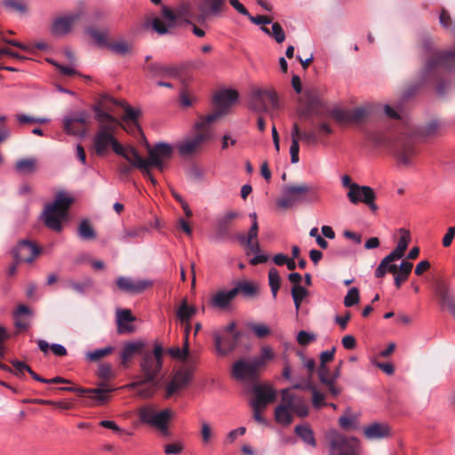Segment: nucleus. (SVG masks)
I'll return each mask as SVG.
<instances>
[{"label": "nucleus", "mask_w": 455, "mask_h": 455, "mask_svg": "<svg viewBox=\"0 0 455 455\" xmlns=\"http://www.w3.org/2000/svg\"><path fill=\"white\" fill-rule=\"evenodd\" d=\"M92 110L98 122V132L93 138L96 154L102 156L110 147L115 153H119L121 144L115 137V132L121 125L120 122L108 112L105 102H98L93 106Z\"/></svg>", "instance_id": "1"}, {"label": "nucleus", "mask_w": 455, "mask_h": 455, "mask_svg": "<svg viewBox=\"0 0 455 455\" xmlns=\"http://www.w3.org/2000/svg\"><path fill=\"white\" fill-rule=\"evenodd\" d=\"M173 148L165 142L156 143L153 148H148V158H142L137 150L132 147L124 148L121 145V150L117 155L125 158L132 166L140 169L146 165H154L159 171L163 172L166 167L167 162L172 158Z\"/></svg>", "instance_id": "2"}, {"label": "nucleus", "mask_w": 455, "mask_h": 455, "mask_svg": "<svg viewBox=\"0 0 455 455\" xmlns=\"http://www.w3.org/2000/svg\"><path fill=\"white\" fill-rule=\"evenodd\" d=\"M226 0H191L180 4L178 15L189 17L201 26H206L212 18H219L226 11Z\"/></svg>", "instance_id": "3"}, {"label": "nucleus", "mask_w": 455, "mask_h": 455, "mask_svg": "<svg viewBox=\"0 0 455 455\" xmlns=\"http://www.w3.org/2000/svg\"><path fill=\"white\" fill-rule=\"evenodd\" d=\"M162 355L163 348L159 345H156L152 352L143 353L140 362L142 376H139L136 381L125 385L124 388L133 390L139 386L156 380L162 369Z\"/></svg>", "instance_id": "4"}, {"label": "nucleus", "mask_w": 455, "mask_h": 455, "mask_svg": "<svg viewBox=\"0 0 455 455\" xmlns=\"http://www.w3.org/2000/svg\"><path fill=\"white\" fill-rule=\"evenodd\" d=\"M74 202V198L65 191H60L56 194L54 201L47 204L44 212L45 225L56 232L62 230V221L67 217V212Z\"/></svg>", "instance_id": "5"}, {"label": "nucleus", "mask_w": 455, "mask_h": 455, "mask_svg": "<svg viewBox=\"0 0 455 455\" xmlns=\"http://www.w3.org/2000/svg\"><path fill=\"white\" fill-rule=\"evenodd\" d=\"M138 415L141 423L156 428L163 435H170L169 424L174 416L171 409L156 411L154 405L146 404L139 409Z\"/></svg>", "instance_id": "6"}, {"label": "nucleus", "mask_w": 455, "mask_h": 455, "mask_svg": "<svg viewBox=\"0 0 455 455\" xmlns=\"http://www.w3.org/2000/svg\"><path fill=\"white\" fill-rule=\"evenodd\" d=\"M269 107L274 109L278 108L276 92L273 89L253 87L250 96V108L258 113H264Z\"/></svg>", "instance_id": "7"}, {"label": "nucleus", "mask_w": 455, "mask_h": 455, "mask_svg": "<svg viewBox=\"0 0 455 455\" xmlns=\"http://www.w3.org/2000/svg\"><path fill=\"white\" fill-rule=\"evenodd\" d=\"M314 192V188L307 183L289 185L283 188V196L277 200V206L282 209L293 207L305 202L307 196Z\"/></svg>", "instance_id": "8"}, {"label": "nucleus", "mask_w": 455, "mask_h": 455, "mask_svg": "<svg viewBox=\"0 0 455 455\" xmlns=\"http://www.w3.org/2000/svg\"><path fill=\"white\" fill-rule=\"evenodd\" d=\"M331 455H359L360 442L355 437H347L337 432L329 436Z\"/></svg>", "instance_id": "9"}, {"label": "nucleus", "mask_w": 455, "mask_h": 455, "mask_svg": "<svg viewBox=\"0 0 455 455\" xmlns=\"http://www.w3.org/2000/svg\"><path fill=\"white\" fill-rule=\"evenodd\" d=\"M90 120L91 115L86 110L68 113L63 117V130L67 134L83 138L86 134V125Z\"/></svg>", "instance_id": "10"}, {"label": "nucleus", "mask_w": 455, "mask_h": 455, "mask_svg": "<svg viewBox=\"0 0 455 455\" xmlns=\"http://www.w3.org/2000/svg\"><path fill=\"white\" fill-rule=\"evenodd\" d=\"M393 154L399 167L411 168L415 164L418 150L411 139H404L395 144Z\"/></svg>", "instance_id": "11"}, {"label": "nucleus", "mask_w": 455, "mask_h": 455, "mask_svg": "<svg viewBox=\"0 0 455 455\" xmlns=\"http://www.w3.org/2000/svg\"><path fill=\"white\" fill-rule=\"evenodd\" d=\"M211 139L208 132H200L189 137H186L176 144V148L180 156L186 157L198 153L206 140Z\"/></svg>", "instance_id": "12"}, {"label": "nucleus", "mask_w": 455, "mask_h": 455, "mask_svg": "<svg viewBox=\"0 0 455 455\" xmlns=\"http://www.w3.org/2000/svg\"><path fill=\"white\" fill-rule=\"evenodd\" d=\"M254 398L251 400V407L266 409L276 398V390L268 384H258L253 386Z\"/></svg>", "instance_id": "13"}, {"label": "nucleus", "mask_w": 455, "mask_h": 455, "mask_svg": "<svg viewBox=\"0 0 455 455\" xmlns=\"http://www.w3.org/2000/svg\"><path fill=\"white\" fill-rule=\"evenodd\" d=\"M239 338V332L230 335L220 331H214L213 339L217 355L225 356L230 354L236 347Z\"/></svg>", "instance_id": "14"}, {"label": "nucleus", "mask_w": 455, "mask_h": 455, "mask_svg": "<svg viewBox=\"0 0 455 455\" xmlns=\"http://www.w3.org/2000/svg\"><path fill=\"white\" fill-rule=\"evenodd\" d=\"M82 15L83 12L78 11L56 18L51 28L52 33L57 36L67 35L81 19Z\"/></svg>", "instance_id": "15"}, {"label": "nucleus", "mask_w": 455, "mask_h": 455, "mask_svg": "<svg viewBox=\"0 0 455 455\" xmlns=\"http://www.w3.org/2000/svg\"><path fill=\"white\" fill-rule=\"evenodd\" d=\"M40 252V248L29 240L20 241L12 250V254L17 262L24 261L30 263Z\"/></svg>", "instance_id": "16"}, {"label": "nucleus", "mask_w": 455, "mask_h": 455, "mask_svg": "<svg viewBox=\"0 0 455 455\" xmlns=\"http://www.w3.org/2000/svg\"><path fill=\"white\" fill-rule=\"evenodd\" d=\"M259 369L253 359H240L233 364L232 375L241 381L252 380L257 377Z\"/></svg>", "instance_id": "17"}, {"label": "nucleus", "mask_w": 455, "mask_h": 455, "mask_svg": "<svg viewBox=\"0 0 455 455\" xmlns=\"http://www.w3.org/2000/svg\"><path fill=\"white\" fill-rule=\"evenodd\" d=\"M177 15L168 7L162 8V17H156L152 20L153 29L160 35L167 34L169 28L174 27Z\"/></svg>", "instance_id": "18"}, {"label": "nucleus", "mask_w": 455, "mask_h": 455, "mask_svg": "<svg viewBox=\"0 0 455 455\" xmlns=\"http://www.w3.org/2000/svg\"><path fill=\"white\" fill-rule=\"evenodd\" d=\"M153 282L148 279L134 281L131 277L120 276L116 279L118 288L129 293H140L147 288L152 286Z\"/></svg>", "instance_id": "19"}, {"label": "nucleus", "mask_w": 455, "mask_h": 455, "mask_svg": "<svg viewBox=\"0 0 455 455\" xmlns=\"http://www.w3.org/2000/svg\"><path fill=\"white\" fill-rule=\"evenodd\" d=\"M145 71L151 77L171 78L176 77L180 74V69L176 66H165L160 63H151L144 66Z\"/></svg>", "instance_id": "20"}, {"label": "nucleus", "mask_w": 455, "mask_h": 455, "mask_svg": "<svg viewBox=\"0 0 455 455\" xmlns=\"http://www.w3.org/2000/svg\"><path fill=\"white\" fill-rule=\"evenodd\" d=\"M235 298V290H218L210 299V305L217 309L226 310L230 307Z\"/></svg>", "instance_id": "21"}, {"label": "nucleus", "mask_w": 455, "mask_h": 455, "mask_svg": "<svg viewBox=\"0 0 455 455\" xmlns=\"http://www.w3.org/2000/svg\"><path fill=\"white\" fill-rule=\"evenodd\" d=\"M347 196L350 203L354 204H357L358 203H370L371 199L376 198L375 193L371 188L360 185L353 186Z\"/></svg>", "instance_id": "22"}, {"label": "nucleus", "mask_w": 455, "mask_h": 455, "mask_svg": "<svg viewBox=\"0 0 455 455\" xmlns=\"http://www.w3.org/2000/svg\"><path fill=\"white\" fill-rule=\"evenodd\" d=\"M192 373L187 370H180L175 373L166 387L167 396L183 389L191 380Z\"/></svg>", "instance_id": "23"}, {"label": "nucleus", "mask_w": 455, "mask_h": 455, "mask_svg": "<svg viewBox=\"0 0 455 455\" xmlns=\"http://www.w3.org/2000/svg\"><path fill=\"white\" fill-rule=\"evenodd\" d=\"M135 318L132 316L130 309L116 310L117 332L119 334H128L134 331L132 323Z\"/></svg>", "instance_id": "24"}, {"label": "nucleus", "mask_w": 455, "mask_h": 455, "mask_svg": "<svg viewBox=\"0 0 455 455\" xmlns=\"http://www.w3.org/2000/svg\"><path fill=\"white\" fill-rule=\"evenodd\" d=\"M238 99V92L232 89L219 92L214 97V103L218 109H223L227 114L229 107Z\"/></svg>", "instance_id": "25"}, {"label": "nucleus", "mask_w": 455, "mask_h": 455, "mask_svg": "<svg viewBox=\"0 0 455 455\" xmlns=\"http://www.w3.org/2000/svg\"><path fill=\"white\" fill-rule=\"evenodd\" d=\"M115 390L116 388L102 383L99 387L90 388L88 398L94 403V405H103L110 400L109 394Z\"/></svg>", "instance_id": "26"}, {"label": "nucleus", "mask_w": 455, "mask_h": 455, "mask_svg": "<svg viewBox=\"0 0 455 455\" xmlns=\"http://www.w3.org/2000/svg\"><path fill=\"white\" fill-rule=\"evenodd\" d=\"M225 115L226 114L223 109L216 108L211 114L205 116H200L197 122L195 124V129L200 132H208L212 137V132L210 129V125Z\"/></svg>", "instance_id": "27"}, {"label": "nucleus", "mask_w": 455, "mask_h": 455, "mask_svg": "<svg viewBox=\"0 0 455 455\" xmlns=\"http://www.w3.org/2000/svg\"><path fill=\"white\" fill-rule=\"evenodd\" d=\"M364 435L369 440L382 439L389 435L390 428L386 423L374 422L363 428Z\"/></svg>", "instance_id": "28"}, {"label": "nucleus", "mask_w": 455, "mask_h": 455, "mask_svg": "<svg viewBox=\"0 0 455 455\" xmlns=\"http://www.w3.org/2000/svg\"><path fill=\"white\" fill-rule=\"evenodd\" d=\"M405 251L396 245L395 249L393 250L387 256H386L378 267L375 270V276L377 278H382L385 275V268L388 263L394 262L402 259L404 255Z\"/></svg>", "instance_id": "29"}, {"label": "nucleus", "mask_w": 455, "mask_h": 455, "mask_svg": "<svg viewBox=\"0 0 455 455\" xmlns=\"http://www.w3.org/2000/svg\"><path fill=\"white\" fill-rule=\"evenodd\" d=\"M232 289L235 290V297L241 294L244 298H254L259 292L258 285L247 280L237 282Z\"/></svg>", "instance_id": "30"}, {"label": "nucleus", "mask_w": 455, "mask_h": 455, "mask_svg": "<svg viewBox=\"0 0 455 455\" xmlns=\"http://www.w3.org/2000/svg\"><path fill=\"white\" fill-rule=\"evenodd\" d=\"M247 249L246 253L249 255L250 253L255 254V256L250 259L251 265H258L261 263H266L268 260V256L266 254L260 253V247L258 241H253L251 243H242Z\"/></svg>", "instance_id": "31"}, {"label": "nucleus", "mask_w": 455, "mask_h": 455, "mask_svg": "<svg viewBox=\"0 0 455 455\" xmlns=\"http://www.w3.org/2000/svg\"><path fill=\"white\" fill-rule=\"evenodd\" d=\"M239 216L235 211H229L219 217L216 221V229L219 235H223L229 230L231 222Z\"/></svg>", "instance_id": "32"}, {"label": "nucleus", "mask_w": 455, "mask_h": 455, "mask_svg": "<svg viewBox=\"0 0 455 455\" xmlns=\"http://www.w3.org/2000/svg\"><path fill=\"white\" fill-rule=\"evenodd\" d=\"M115 104L121 105L124 108V115L123 116V121L130 122L134 129L139 130L140 126L138 124V118L140 116L141 112L139 108H134L128 105L127 103L122 102H114Z\"/></svg>", "instance_id": "33"}, {"label": "nucleus", "mask_w": 455, "mask_h": 455, "mask_svg": "<svg viewBox=\"0 0 455 455\" xmlns=\"http://www.w3.org/2000/svg\"><path fill=\"white\" fill-rule=\"evenodd\" d=\"M294 431L296 435L307 445L315 448L316 441L312 428L308 425H298Z\"/></svg>", "instance_id": "34"}, {"label": "nucleus", "mask_w": 455, "mask_h": 455, "mask_svg": "<svg viewBox=\"0 0 455 455\" xmlns=\"http://www.w3.org/2000/svg\"><path fill=\"white\" fill-rule=\"evenodd\" d=\"M144 347V343L141 341H132L126 343L122 348L121 358L122 363H125L128 360L140 353Z\"/></svg>", "instance_id": "35"}, {"label": "nucleus", "mask_w": 455, "mask_h": 455, "mask_svg": "<svg viewBox=\"0 0 455 455\" xmlns=\"http://www.w3.org/2000/svg\"><path fill=\"white\" fill-rule=\"evenodd\" d=\"M200 436L202 444L208 447L215 439V433L210 422L200 420Z\"/></svg>", "instance_id": "36"}, {"label": "nucleus", "mask_w": 455, "mask_h": 455, "mask_svg": "<svg viewBox=\"0 0 455 455\" xmlns=\"http://www.w3.org/2000/svg\"><path fill=\"white\" fill-rule=\"evenodd\" d=\"M196 308L193 306H188L187 300L184 299L177 310V316L181 322H186V329H190L189 320L196 315Z\"/></svg>", "instance_id": "37"}, {"label": "nucleus", "mask_w": 455, "mask_h": 455, "mask_svg": "<svg viewBox=\"0 0 455 455\" xmlns=\"http://www.w3.org/2000/svg\"><path fill=\"white\" fill-rule=\"evenodd\" d=\"M291 410L284 405H278L275 409V419L283 426H289L292 422Z\"/></svg>", "instance_id": "38"}, {"label": "nucleus", "mask_w": 455, "mask_h": 455, "mask_svg": "<svg viewBox=\"0 0 455 455\" xmlns=\"http://www.w3.org/2000/svg\"><path fill=\"white\" fill-rule=\"evenodd\" d=\"M93 282L91 278L87 277L82 282H76L73 279H68L66 281V287H68L77 292L78 294L84 295L87 289L92 288Z\"/></svg>", "instance_id": "39"}, {"label": "nucleus", "mask_w": 455, "mask_h": 455, "mask_svg": "<svg viewBox=\"0 0 455 455\" xmlns=\"http://www.w3.org/2000/svg\"><path fill=\"white\" fill-rule=\"evenodd\" d=\"M261 30L265 34L273 37L277 44H282L285 40L284 30L278 22H274L272 24L271 29H269L267 27L262 26Z\"/></svg>", "instance_id": "40"}, {"label": "nucleus", "mask_w": 455, "mask_h": 455, "mask_svg": "<svg viewBox=\"0 0 455 455\" xmlns=\"http://www.w3.org/2000/svg\"><path fill=\"white\" fill-rule=\"evenodd\" d=\"M15 169L19 173L28 174L36 170V160L35 158H23L17 161Z\"/></svg>", "instance_id": "41"}, {"label": "nucleus", "mask_w": 455, "mask_h": 455, "mask_svg": "<svg viewBox=\"0 0 455 455\" xmlns=\"http://www.w3.org/2000/svg\"><path fill=\"white\" fill-rule=\"evenodd\" d=\"M412 263L409 261H403L399 266V274H395V284L397 288H399L403 282L406 281L411 269Z\"/></svg>", "instance_id": "42"}, {"label": "nucleus", "mask_w": 455, "mask_h": 455, "mask_svg": "<svg viewBox=\"0 0 455 455\" xmlns=\"http://www.w3.org/2000/svg\"><path fill=\"white\" fill-rule=\"evenodd\" d=\"M186 336H185V341H184V347L182 348H180L178 347H171L168 352L170 355L173 358L180 359V360H186L188 356L189 348H188V328L185 330Z\"/></svg>", "instance_id": "43"}, {"label": "nucleus", "mask_w": 455, "mask_h": 455, "mask_svg": "<svg viewBox=\"0 0 455 455\" xmlns=\"http://www.w3.org/2000/svg\"><path fill=\"white\" fill-rule=\"evenodd\" d=\"M291 293L296 311L298 312L302 301L308 295V291L301 285H293Z\"/></svg>", "instance_id": "44"}, {"label": "nucleus", "mask_w": 455, "mask_h": 455, "mask_svg": "<svg viewBox=\"0 0 455 455\" xmlns=\"http://www.w3.org/2000/svg\"><path fill=\"white\" fill-rule=\"evenodd\" d=\"M268 283L274 299L276 298L281 285V277L276 268L272 267L268 271Z\"/></svg>", "instance_id": "45"}, {"label": "nucleus", "mask_w": 455, "mask_h": 455, "mask_svg": "<svg viewBox=\"0 0 455 455\" xmlns=\"http://www.w3.org/2000/svg\"><path fill=\"white\" fill-rule=\"evenodd\" d=\"M78 235L83 240H92L96 237V232L86 220L81 221L77 230Z\"/></svg>", "instance_id": "46"}, {"label": "nucleus", "mask_w": 455, "mask_h": 455, "mask_svg": "<svg viewBox=\"0 0 455 455\" xmlns=\"http://www.w3.org/2000/svg\"><path fill=\"white\" fill-rule=\"evenodd\" d=\"M275 353L270 346H263L260 349V355L258 357L253 358V361L259 368L264 366L267 362L273 360Z\"/></svg>", "instance_id": "47"}, {"label": "nucleus", "mask_w": 455, "mask_h": 455, "mask_svg": "<svg viewBox=\"0 0 455 455\" xmlns=\"http://www.w3.org/2000/svg\"><path fill=\"white\" fill-rule=\"evenodd\" d=\"M147 232V228L144 227L133 228L131 229H124L122 235L119 236V239L122 242L128 243L132 238H140L144 235Z\"/></svg>", "instance_id": "48"}, {"label": "nucleus", "mask_w": 455, "mask_h": 455, "mask_svg": "<svg viewBox=\"0 0 455 455\" xmlns=\"http://www.w3.org/2000/svg\"><path fill=\"white\" fill-rule=\"evenodd\" d=\"M156 380L154 382H148L144 385L139 386L137 389V395L143 399H148L152 397L156 389Z\"/></svg>", "instance_id": "49"}, {"label": "nucleus", "mask_w": 455, "mask_h": 455, "mask_svg": "<svg viewBox=\"0 0 455 455\" xmlns=\"http://www.w3.org/2000/svg\"><path fill=\"white\" fill-rule=\"evenodd\" d=\"M330 115L340 124H350V109L334 108L330 111Z\"/></svg>", "instance_id": "50"}, {"label": "nucleus", "mask_w": 455, "mask_h": 455, "mask_svg": "<svg viewBox=\"0 0 455 455\" xmlns=\"http://www.w3.org/2000/svg\"><path fill=\"white\" fill-rule=\"evenodd\" d=\"M259 233V224L258 223H251L249 231L246 235L242 234L238 235V241L240 243H251L253 241H257Z\"/></svg>", "instance_id": "51"}, {"label": "nucleus", "mask_w": 455, "mask_h": 455, "mask_svg": "<svg viewBox=\"0 0 455 455\" xmlns=\"http://www.w3.org/2000/svg\"><path fill=\"white\" fill-rule=\"evenodd\" d=\"M247 327L259 339L267 337L271 332L269 327L265 323H250Z\"/></svg>", "instance_id": "52"}, {"label": "nucleus", "mask_w": 455, "mask_h": 455, "mask_svg": "<svg viewBox=\"0 0 455 455\" xmlns=\"http://www.w3.org/2000/svg\"><path fill=\"white\" fill-rule=\"evenodd\" d=\"M339 424L343 429L355 428L357 425V416L355 414L347 413L339 419Z\"/></svg>", "instance_id": "53"}, {"label": "nucleus", "mask_w": 455, "mask_h": 455, "mask_svg": "<svg viewBox=\"0 0 455 455\" xmlns=\"http://www.w3.org/2000/svg\"><path fill=\"white\" fill-rule=\"evenodd\" d=\"M4 5L12 11L18 12L21 14L27 12V4L24 0H4Z\"/></svg>", "instance_id": "54"}, {"label": "nucleus", "mask_w": 455, "mask_h": 455, "mask_svg": "<svg viewBox=\"0 0 455 455\" xmlns=\"http://www.w3.org/2000/svg\"><path fill=\"white\" fill-rule=\"evenodd\" d=\"M309 388L312 391V404L315 409H320L323 406H327V403H325V395L324 394L318 391V389L315 386H310Z\"/></svg>", "instance_id": "55"}, {"label": "nucleus", "mask_w": 455, "mask_h": 455, "mask_svg": "<svg viewBox=\"0 0 455 455\" xmlns=\"http://www.w3.org/2000/svg\"><path fill=\"white\" fill-rule=\"evenodd\" d=\"M112 347L95 349L86 353V358L91 362H97L112 352Z\"/></svg>", "instance_id": "56"}, {"label": "nucleus", "mask_w": 455, "mask_h": 455, "mask_svg": "<svg viewBox=\"0 0 455 455\" xmlns=\"http://www.w3.org/2000/svg\"><path fill=\"white\" fill-rule=\"evenodd\" d=\"M360 301L359 290L355 287H353L348 290L347 295L344 298V305L347 307H353L358 304Z\"/></svg>", "instance_id": "57"}, {"label": "nucleus", "mask_w": 455, "mask_h": 455, "mask_svg": "<svg viewBox=\"0 0 455 455\" xmlns=\"http://www.w3.org/2000/svg\"><path fill=\"white\" fill-rule=\"evenodd\" d=\"M368 116V111L363 107L350 109V124L360 123Z\"/></svg>", "instance_id": "58"}, {"label": "nucleus", "mask_w": 455, "mask_h": 455, "mask_svg": "<svg viewBox=\"0 0 455 455\" xmlns=\"http://www.w3.org/2000/svg\"><path fill=\"white\" fill-rule=\"evenodd\" d=\"M108 48L116 54L125 55L130 52L131 45L125 41H119L108 44Z\"/></svg>", "instance_id": "59"}, {"label": "nucleus", "mask_w": 455, "mask_h": 455, "mask_svg": "<svg viewBox=\"0 0 455 455\" xmlns=\"http://www.w3.org/2000/svg\"><path fill=\"white\" fill-rule=\"evenodd\" d=\"M184 451V443L181 441L167 443L164 447L166 455H179Z\"/></svg>", "instance_id": "60"}, {"label": "nucleus", "mask_w": 455, "mask_h": 455, "mask_svg": "<svg viewBox=\"0 0 455 455\" xmlns=\"http://www.w3.org/2000/svg\"><path fill=\"white\" fill-rule=\"evenodd\" d=\"M86 33L90 35L100 46L108 44L107 35L104 32L99 31L93 28H88Z\"/></svg>", "instance_id": "61"}, {"label": "nucleus", "mask_w": 455, "mask_h": 455, "mask_svg": "<svg viewBox=\"0 0 455 455\" xmlns=\"http://www.w3.org/2000/svg\"><path fill=\"white\" fill-rule=\"evenodd\" d=\"M291 410L301 418L306 417L308 414V406L301 400H299L294 405H292Z\"/></svg>", "instance_id": "62"}, {"label": "nucleus", "mask_w": 455, "mask_h": 455, "mask_svg": "<svg viewBox=\"0 0 455 455\" xmlns=\"http://www.w3.org/2000/svg\"><path fill=\"white\" fill-rule=\"evenodd\" d=\"M299 399H296L295 395L289 393L287 389H283L282 391V402L283 403L281 405L287 406V408H291L292 405H294Z\"/></svg>", "instance_id": "63"}, {"label": "nucleus", "mask_w": 455, "mask_h": 455, "mask_svg": "<svg viewBox=\"0 0 455 455\" xmlns=\"http://www.w3.org/2000/svg\"><path fill=\"white\" fill-rule=\"evenodd\" d=\"M399 232L401 234V237L397 243V245L401 247L403 251H406L411 242L410 231L405 228H400Z\"/></svg>", "instance_id": "64"}]
</instances>
